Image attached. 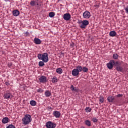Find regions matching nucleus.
<instances>
[{
  "mask_svg": "<svg viewBox=\"0 0 128 128\" xmlns=\"http://www.w3.org/2000/svg\"><path fill=\"white\" fill-rule=\"evenodd\" d=\"M5 84L6 86H10V82H6Z\"/></svg>",
  "mask_w": 128,
  "mask_h": 128,
  "instance_id": "nucleus-38",
  "label": "nucleus"
},
{
  "mask_svg": "<svg viewBox=\"0 0 128 128\" xmlns=\"http://www.w3.org/2000/svg\"><path fill=\"white\" fill-rule=\"evenodd\" d=\"M125 10H126V12H127V14H128V7H127L125 8Z\"/></svg>",
  "mask_w": 128,
  "mask_h": 128,
  "instance_id": "nucleus-39",
  "label": "nucleus"
},
{
  "mask_svg": "<svg viewBox=\"0 0 128 128\" xmlns=\"http://www.w3.org/2000/svg\"><path fill=\"white\" fill-rule=\"evenodd\" d=\"M78 24L80 25V28H86L87 26H88L90 22L88 20H78Z\"/></svg>",
  "mask_w": 128,
  "mask_h": 128,
  "instance_id": "nucleus-3",
  "label": "nucleus"
},
{
  "mask_svg": "<svg viewBox=\"0 0 128 128\" xmlns=\"http://www.w3.org/2000/svg\"><path fill=\"white\" fill-rule=\"evenodd\" d=\"M30 104L33 106H36V102L35 100H32L30 101Z\"/></svg>",
  "mask_w": 128,
  "mask_h": 128,
  "instance_id": "nucleus-25",
  "label": "nucleus"
},
{
  "mask_svg": "<svg viewBox=\"0 0 128 128\" xmlns=\"http://www.w3.org/2000/svg\"><path fill=\"white\" fill-rule=\"evenodd\" d=\"M83 18H90V12L88 10L85 11L83 13Z\"/></svg>",
  "mask_w": 128,
  "mask_h": 128,
  "instance_id": "nucleus-8",
  "label": "nucleus"
},
{
  "mask_svg": "<svg viewBox=\"0 0 128 128\" xmlns=\"http://www.w3.org/2000/svg\"><path fill=\"white\" fill-rule=\"evenodd\" d=\"M70 89H71V90H72V91H74V90H76V88H74V85H72V86H70Z\"/></svg>",
  "mask_w": 128,
  "mask_h": 128,
  "instance_id": "nucleus-34",
  "label": "nucleus"
},
{
  "mask_svg": "<svg viewBox=\"0 0 128 128\" xmlns=\"http://www.w3.org/2000/svg\"><path fill=\"white\" fill-rule=\"evenodd\" d=\"M12 96V94L10 92H6L4 94V98H6V100L8 98H10V96Z\"/></svg>",
  "mask_w": 128,
  "mask_h": 128,
  "instance_id": "nucleus-15",
  "label": "nucleus"
},
{
  "mask_svg": "<svg viewBox=\"0 0 128 128\" xmlns=\"http://www.w3.org/2000/svg\"><path fill=\"white\" fill-rule=\"evenodd\" d=\"M122 94H118L116 95L117 98H122Z\"/></svg>",
  "mask_w": 128,
  "mask_h": 128,
  "instance_id": "nucleus-35",
  "label": "nucleus"
},
{
  "mask_svg": "<svg viewBox=\"0 0 128 128\" xmlns=\"http://www.w3.org/2000/svg\"><path fill=\"white\" fill-rule=\"evenodd\" d=\"M86 112H92V108L90 107H86L85 109Z\"/></svg>",
  "mask_w": 128,
  "mask_h": 128,
  "instance_id": "nucleus-29",
  "label": "nucleus"
},
{
  "mask_svg": "<svg viewBox=\"0 0 128 128\" xmlns=\"http://www.w3.org/2000/svg\"><path fill=\"white\" fill-rule=\"evenodd\" d=\"M81 128H85L84 127V126H82Z\"/></svg>",
  "mask_w": 128,
  "mask_h": 128,
  "instance_id": "nucleus-43",
  "label": "nucleus"
},
{
  "mask_svg": "<svg viewBox=\"0 0 128 128\" xmlns=\"http://www.w3.org/2000/svg\"><path fill=\"white\" fill-rule=\"evenodd\" d=\"M76 70H77L79 72H80L82 70V66H78L76 67Z\"/></svg>",
  "mask_w": 128,
  "mask_h": 128,
  "instance_id": "nucleus-20",
  "label": "nucleus"
},
{
  "mask_svg": "<svg viewBox=\"0 0 128 128\" xmlns=\"http://www.w3.org/2000/svg\"><path fill=\"white\" fill-rule=\"evenodd\" d=\"M52 82L54 84H56V82H58V78L56 76H54L52 78Z\"/></svg>",
  "mask_w": 128,
  "mask_h": 128,
  "instance_id": "nucleus-23",
  "label": "nucleus"
},
{
  "mask_svg": "<svg viewBox=\"0 0 128 128\" xmlns=\"http://www.w3.org/2000/svg\"><path fill=\"white\" fill-rule=\"evenodd\" d=\"M6 128H16L14 124H9Z\"/></svg>",
  "mask_w": 128,
  "mask_h": 128,
  "instance_id": "nucleus-32",
  "label": "nucleus"
},
{
  "mask_svg": "<svg viewBox=\"0 0 128 128\" xmlns=\"http://www.w3.org/2000/svg\"><path fill=\"white\" fill-rule=\"evenodd\" d=\"M86 126H92V122L88 120H85L84 122Z\"/></svg>",
  "mask_w": 128,
  "mask_h": 128,
  "instance_id": "nucleus-18",
  "label": "nucleus"
},
{
  "mask_svg": "<svg viewBox=\"0 0 128 128\" xmlns=\"http://www.w3.org/2000/svg\"><path fill=\"white\" fill-rule=\"evenodd\" d=\"M99 102H101V104H102L104 102V98L102 96H100L99 98Z\"/></svg>",
  "mask_w": 128,
  "mask_h": 128,
  "instance_id": "nucleus-26",
  "label": "nucleus"
},
{
  "mask_svg": "<svg viewBox=\"0 0 128 128\" xmlns=\"http://www.w3.org/2000/svg\"><path fill=\"white\" fill-rule=\"evenodd\" d=\"M36 6H39L40 5V4H38V2H36Z\"/></svg>",
  "mask_w": 128,
  "mask_h": 128,
  "instance_id": "nucleus-41",
  "label": "nucleus"
},
{
  "mask_svg": "<svg viewBox=\"0 0 128 128\" xmlns=\"http://www.w3.org/2000/svg\"><path fill=\"white\" fill-rule=\"evenodd\" d=\"M115 66H116V70L117 72H122L124 70V68L122 66V62H116L115 64Z\"/></svg>",
  "mask_w": 128,
  "mask_h": 128,
  "instance_id": "nucleus-4",
  "label": "nucleus"
},
{
  "mask_svg": "<svg viewBox=\"0 0 128 128\" xmlns=\"http://www.w3.org/2000/svg\"><path fill=\"white\" fill-rule=\"evenodd\" d=\"M8 120H10V119L8 117H5L2 118V124H8Z\"/></svg>",
  "mask_w": 128,
  "mask_h": 128,
  "instance_id": "nucleus-16",
  "label": "nucleus"
},
{
  "mask_svg": "<svg viewBox=\"0 0 128 128\" xmlns=\"http://www.w3.org/2000/svg\"><path fill=\"white\" fill-rule=\"evenodd\" d=\"M37 92H44V90L42 88H40L39 89L37 90Z\"/></svg>",
  "mask_w": 128,
  "mask_h": 128,
  "instance_id": "nucleus-33",
  "label": "nucleus"
},
{
  "mask_svg": "<svg viewBox=\"0 0 128 128\" xmlns=\"http://www.w3.org/2000/svg\"><path fill=\"white\" fill-rule=\"evenodd\" d=\"M70 46H72V48H74V43H72L70 44Z\"/></svg>",
  "mask_w": 128,
  "mask_h": 128,
  "instance_id": "nucleus-37",
  "label": "nucleus"
},
{
  "mask_svg": "<svg viewBox=\"0 0 128 128\" xmlns=\"http://www.w3.org/2000/svg\"><path fill=\"white\" fill-rule=\"evenodd\" d=\"M92 120L93 122H98V120L96 118L94 117L92 119Z\"/></svg>",
  "mask_w": 128,
  "mask_h": 128,
  "instance_id": "nucleus-31",
  "label": "nucleus"
},
{
  "mask_svg": "<svg viewBox=\"0 0 128 128\" xmlns=\"http://www.w3.org/2000/svg\"><path fill=\"white\" fill-rule=\"evenodd\" d=\"M53 114L54 116L56 118H60V112L58 111H54L53 112Z\"/></svg>",
  "mask_w": 128,
  "mask_h": 128,
  "instance_id": "nucleus-11",
  "label": "nucleus"
},
{
  "mask_svg": "<svg viewBox=\"0 0 128 128\" xmlns=\"http://www.w3.org/2000/svg\"><path fill=\"white\" fill-rule=\"evenodd\" d=\"M110 36H116V32L115 31H111L110 32Z\"/></svg>",
  "mask_w": 128,
  "mask_h": 128,
  "instance_id": "nucleus-21",
  "label": "nucleus"
},
{
  "mask_svg": "<svg viewBox=\"0 0 128 128\" xmlns=\"http://www.w3.org/2000/svg\"><path fill=\"white\" fill-rule=\"evenodd\" d=\"M54 12H50L48 14V16L50 18H54Z\"/></svg>",
  "mask_w": 128,
  "mask_h": 128,
  "instance_id": "nucleus-28",
  "label": "nucleus"
},
{
  "mask_svg": "<svg viewBox=\"0 0 128 128\" xmlns=\"http://www.w3.org/2000/svg\"><path fill=\"white\" fill-rule=\"evenodd\" d=\"M24 34H26V36H28V34H30V33H28V32H26L24 33Z\"/></svg>",
  "mask_w": 128,
  "mask_h": 128,
  "instance_id": "nucleus-40",
  "label": "nucleus"
},
{
  "mask_svg": "<svg viewBox=\"0 0 128 128\" xmlns=\"http://www.w3.org/2000/svg\"><path fill=\"white\" fill-rule=\"evenodd\" d=\"M46 128H55L56 126V124L49 121L46 122Z\"/></svg>",
  "mask_w": 128,
  "mask_h": 128,
  "instance_id": "nucleus-6",
  "label": "nucleus"
},
{
  "mask_svg": "<svg viewBox=\"0 0 128 128\" xmlns=\"http://www.w3.org/2000/svg\"><path fill=\"white\" fill-rule=\"evenodd\" d=\"M114 97L113 96H108L107 98V100L108 102H114Z\"/></svg>",
  "mask_w": 128,
  "mask_h": 128,
  "instance_id": "nucleus-13",
  "label": "nucleus"
},
{
  "mask_svg": "<svg viewBox=\"0 0 128 128\" xmlns=\"http://www.w3.org/2000/svg\"><path fill=\"white\" fill-rule=\"evenodd\" d=\"M82 70L84 72H88V68H86V66L82 68Z\"/></svg>",
  "mask_w": 128,
  "mask_h": 128,
  "instance_id": "nucleus-27",
  "label": "nucleus"
},
{
  "mask_svg": "<svg viewBox=\"0 0 128 128\" xmlns=\"http://www.w3.org/2000/svg\"><path fill=\"white\" fill-rule=\"evenodd\" d=\"M8 68H10V66H12V63L10 62L8 64Z\"/></svg>",
  "mask_w": 128,
  "mask_h": 128,
  "instance_id": "nucleus-36",
  "label": "nucleus"
},
{
  "mask_svg": "<svg viewBox=\"0 0 128 128\" xmlns=\"http://www.w3.org/2000/svg\"><path fill=\"white\" fill-rule=\"evenodd\" d=\"M44 96L46 98H50L52 96V92L48 90L45 91Z\"/></svg>",
  "mask_w": 128,
  "mask_h": 128,
  "instance_id": "nucleus-12",
  "label": "nucleus"
},
{
  "mask_svg": "<svg viewBox=\"0 0 128 128\" xmlns=\"http://www.w3.org/2000/svg\"><path fill=\"white\" fill-rule=\"evenodd\" d=\"M59 0V1H60V0Z\"/></svg>",
  "mask_w": 128,
  "mask_h": 128,
  "instance_id": "nucleus-44",
  "label": "nucleus"
},
{
  "mask_svg": "<svg viewBox=\"0 0 128 128\" xmlns=\"http://www.w3.org/2000/svg\"><path fill=\"white\" fill-rule=\"evenodd\" d=\"M34 42L36 44H40L42 41L38 38H34Z\"/></svg>",
  "mask_w": 128,
  "mask_h": 128,
  "instance_id": "nucleus-14",
  "label": "nucleus"
},
{
  "mask_svg": "<svg viewBox=\"0 0 128 128\" xmlns=\"http://www.w3.org/2000/svg\"><path fill=\"white\" fill-rule=\"evenodd\" d=\"M5 2H10V0H4Z\"/></svg>",
  "mask_w": 128,
  "mask_h": 128,
  "instance_id": "nucleus-42",
  "label": "nucleus"
},
{
  "mask_svg": "<svg viewBox=\"0 0 128 128\" xmlns=\"http://www.w3.org/2000/svg\"><path fill=\"white\" fill-rule=\"evenodd\" d=\"M118 54L115 53L114 54H113L112 55V59L113 60H118Z\"/></svg>",
  "mask_w": 128,
  "mask_h": 128,
  "instance_id": "nucleus-19",
  "label": "nucleus"
},
{
  "mask_svg": "<svg viewBox=\"0 0 128 128\" xmlns=\"http://www.w3.org/2000/svg\"><path fill=\"white\" fill-rule=\"evenodd\" d=\"M38 60H42L44 62H48V53H44V54H38Z\"/></svg>",
  "mask_w": 128,
  "mask_h": 128,
  "instance_id": "nucleus-2",
  "label": "nucleus"
},
{
  "mask_svg": "<svg viewBox=\"0 0 128 128\" xmlns=\"http://www.w3.org/2000/svg\"><path fill=\"white\" fill-rule=\"evenodd\" d=\"M39 82H41L42 84H46V82H48L46 77V76H42L39 78Z\"/></svg>",
  "mask_w": 128,
  "mask_h": 128,
  "instance_id": "nucleus-7",
  "label": "nucleus"
},
{
  "mask_svg": "<svg viewBox=\"0 0 128 128\" xmlns=\"http://www.w3.org/2000/svg\"><path fill=\"white\" fill-rule=\"evenodd\" d=\"M56 72H57V74H62V69L61 68H58L56 70Z\"/></svg>",
  "mask_w": 128,
  "mask_h": 128,
  "instance_id": "nucleus-22",
  "label": "nucleus"
},
{
  "mask_svg": "<svg viewBox=\"0 0 128 128\" xmlns=\"http://www.w3.org/2000/svg\"><path fill=\"white\" fill-rule=\"evenodd\" d=\"M70 14L69 13H66L64 14L63 18H64V20H70Z\"/></svg>",
  "mask_w": 128,
  "mask_h": 128,
  "instance_id": "nucleus-9",
  "label": "nucleus"
},
{
  "mask_svg": "<svg viewBox=\"0 0 128 128\" xmlns=\"http://www.w3.org/2000/svg\"><path fill=\"white\" fill-rule=\"evenodd\" d=\"M36 2L34 0H32L30 2V5L31 6H36Z\"/></svg>",
  "mask_w": 128,
  "mask_h": 128,
  "instance_id": "nucleus-24",
  "label": "nucleus"
},
{
  "mask_svg": "<svg viewBox=\"0 0 128 128\" xmlns=\"http://www.w3.org/2000/svg\"><path fill=\"white\" fill-rule=\"evenodd\" d=\"M12 14L14 16H18L20 14V11L18 10H14L12 12Z\"/></svg>",
  "mask_w": 128,
  "mask_h": 128,
  "instance_id": "nucleus-17",
  "label": "nucleus"
},
{
  "mask_svg": "<svg viewBox=\"0 0 128 128\" xmlns=\"http://www.w3.org/2000/svg\"><path fill=\"white\" fill-rule=\"evenodd\" d=\"M72 74L73 76H78L80 74V72L76 70V68L74 69L72 72Z\"/></svg>",
  "mask_w": 128,
  "mask_h": 128,
  "instance_id": "nucleus-10",
  "label": "nucleus"
},
{
  "mask_svg": "<svg viewBox=\"0 0 128 128\" xmlns=\"http://www.w3.org/2000/svg\"><path fill=\"white\" fill-rule=\"evenodd\" d=\"M32 116L30 114H26L24 116V118H22V122L23 124H28L30 122H32Z\"/></svg>",
  "mask_w": 128,
  "mask_h": 128,
  "instance_id": "nucleus-1",
  "label": "nucleus"
},
{
  "mask_svg": "<svg viewBox=\"0 0 128 128\" xmlns=\"http://www.w3.org/2000/svg\"><path fill=\"white\" fill-rule=\"evenodd\" d=\"M38 66H44V61H40L38 62Z\"/></svg>",
  "mask_w": 128,
  "mask_h": 128,
  "instance_id": "nucleus-30",
  "label": "nucleus"
},
{
  "mask_svg": "<svg viewBox=\"0 0 128 128\" xmlns=\"http://www.w3.org/2000/svg\"><path fill=\"white\" fill-rule=\"evenodd\" d=\"M114 66H116V62H114V60H111L107 64V68H108L109 70H112V68H114Z\"/></svg>",
  "mask_w": 128,
  "mask_h": 128,
  "instance_id": "nucleus-5",
  "label": "nucleus"
}]
</instances>
